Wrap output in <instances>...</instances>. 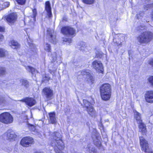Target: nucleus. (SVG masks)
<instances>
[{"mask_svg": "<svg viewBox=\"0 0 153 153\" xmlns=\"http://www.w3.org/2000/svg\"><path fill=\"white\" fill-rule=\"evenodd\" d=\"M100 93L111 92V85L105 83L100 87Z\"/></svg>", "mask_w": 153, "mask_h": 153, "instance_id": "obj_15", "label": "nucleus"}, {"mask_svg": "<svg viewBox=\"0 0 153 153\" xmlns=\"http://www.w3.org/2000/svg\"><path fill=\"white\" fill-rule=\"evenodd\" d=\"M28 127L31 131H35L36 130L35 127L33 125H29L28 126Z\"/></svg>", "mask_w": 153, "mask_h": 153, "instance_id": "obj_34", "label": "nucleus"}, {"mask_svg": "<svg viewBox=\"0 0 153 153\" xmlns=\"http://www.w3.org/2000/svg\"><path fill=\"white\" fill-rule=\"evenodd\" d=\"M4 30V28L0 26V32H3V31Z\"/></svg>", "mask_w": 153, "mask_h": 153, "instance_id": "obj_43", "label": "nucleus"}, {"mask_svg": "<svg viewBox=\"0 0 153 153\" xmlns=\"http://www.w3.org/2000/svg\"><path fill=\"white\" fill-rule=\"evenodd\" d=\"M50 72L51 73V71H50Z\"/></svg>", "mask_w": 153, "mask_h": 153, "instance_id": "obj_51", "label": "nucleus"}, {"mask_svg": "<svg viewBox=\"0 0 153 153\" xmlns=\"http://www.w3.org/2000/svg\"><path fill=\"white\" fill-rule=\"evenodd\" d=\"M5 135L6 136V139L10 141L13 140L16 137V135L13 131L10 130H8Z\"/></svg>", "mask_w": 153, "mask_h": 153, "instance_id": "obj_16", "label": "nucleus"}, {"mask_svg": "<svg viewBox=\"0 0 153 153\" xmlns=\"http://www.w3.org/2000/svg\"><path fill=\"white\" fill-rule=\"evenodd\" d=\"M20 83L22 86H24L27 88L29 86L28 81L25 79H21L20 80Z\"/></svg>", "mask_w": 153, "mask_h": 153, "instance_id": "obj_24", "label": "nucleus"}, {"mask_svg": "<svg viewBox=\"0 0 153 153\" xmlns=\"http://www.w3.org/2000/svg\"><path fill=\"white\" fill-rule=\"evenodd\" d=\"M82 2L87 4H91L94 3V0H82Z\"/></svg>", "mask_w": 153, "mask_h": 153, "instance_id": "obj_29", "label": "nucleus"}, {"mask_svg": "<svg viewBox=\"0 0 153 153\" xmlns=\"http://www.w3.org/2000/svg\"><path fill=\"white\" fill-rule=\"evenodd\" d=\"M58 153H63V152L61 151H59Z\"/></svg>", "mask_w": 153, "mask_h": 153, "instance_id": "obj_48", "label": "nucleus"}, {"mask_svg": "<svg viewBox=\"0 0 153 153\" xmlns=\"http://www.w3.org/2000/svg\"><path fill=\"white\" fill-rule=\"evenodd\" d=\"M49 122L52 124H55L57 121L56 118V113L55 112H50L49 113Z\"/></svg>", "mask_w": 153, "mask_h": 153, "instance_id": "obj_18", "label": "nucleus"}, {"mask_svg": "<svg viewBox=\"0 0 153 153\" xmlns=\"http://www.w3.org/2000/svg\"><path fill=\"white\" fill-rule=\"evenodd\" d=\"M7 22L10 25H13L16 22L17 19V15L16 13H12L5 17Z\"/></svg>", "mask_w": 153, "mask_h": 153, "instance_id": "obj_10", "label": "nucleus"}, {"mask_svg": "<svg viewBox=\"0 0 153 153\" xmlns=\"http://www.w3.org/2000/svg\"><path fill=\"white\" fill-rule=\"evenodd\" d=\"M82 45H83L84 46L85 45V43L83 42H82ZM80 49L81 50H84L85 47L84 46H83L82 45L81 47H80Z\"/></svg>", "mask_w": 153, "mask_h": 153, "instance_id": "obj_41", "label": "nucleus"}, {"mask_svg": "<svg viewBox=\"0 0 153 153\" xmlns=\"http://www.w3.org/2000/svg\"><path fill=\"white\" fill-rule=\"evenodd\" d=\"M9 45L13 49H14L19 48L20 46V45L18 43L14 40L10 41L9 42Z\"/></svg>", "mask_w": 153, "mask_h": 153, "instance_id": "obj_22", "label": "nucleus"}, {"mask_svg": "<svg viewBox=\"0 0 153 153\" xmlns=\"http://www.w3.org/2000/svg\"><path fill=\"white\" fill-rule=\"evenodd\" d=\"M134 118L137 120V123H140L142 121L141 119L140 114L136 111H134Z\"/></svg>", "mask_w": 153, "mask_h": 153, "instance_id": "obj_23", "label": "nucleus"}, {"mask_svg": "<svg viewBox=\"0 0 153 153\" xmlns=\"http://www.w3.org/2000/svg\"><path fill=\"white\" fill-rule=\"evenodd\" d=\"M67 20V18L66 17H63V21H66Z\"/></svg>", "mask_w": 153, "mask_h": 153, "instance_id": "obj_46", "label": "nucleus"}, {"mask_svg": "<svg viewBox=\"0 0 153 153\" xmlns=\"http://www.w3.org/2000/svg\"><path fill=\"white\" fill-rule=\"evenodd\" d=\"M148 81L153 85V76L150 77L148 79Z\"/></svg>", "mask_w": 153, "mask_h": 153, "instance_id": "obj_38", "label": "nucleus"}, {"mask_svg": "<svg viewBox=\"0 0 153 153\" xmlns=\"http://www.w3.org/2000/svg\"><path fill=\"white\" fill-rule=\"evenodd\" d=\"M102 53L101 52L97 51L96 53V56L97 58H100L102 57Z\"/></svg>", "mask_w": 153, "mask_h": 153, "instance_id": "obj_37", "label": "nucleus"}, {"mask_svg": "<svg viewBox=\"0 0 153 153\" xmlns=\"http://www.w3.org/2000/svg\"><path fill=\"white\" fill-rule=\"evenodd\" d=\"M44 48L45 50L47 52H50L51 50V46L50 44L46 43L44 46Z\"/></svg>", "mask_w": 153, "mask_h": 153, "instance_id": "obj_28", "label": "nucleus"}, {"mask_svg": "<svg viewBox=\"0 0 153 153\" xmlns=\"http://www.w3.org/2000/svg\"><path fill=\"white\" fill-rule=\"evenodd\" d=\"M33 142L34 140L32 137H26L22 139L20 143L23 146L27 147L30 146Z\"/></svg>", "mask_w": 153, "mask_h": 153, "instance_id": "obj_8", "label": "nucleus"}, {"mask_svg": "<svg viewBox=\"0 0 153 153\" xmlns=\"http://www.w3.org/2000/svg\"><path fill=\"white\" fill-rule=\"evenodd\" d=\"M27 42L28 43H29L30 45L32 43V40L30 39L29 37H28V39H27Z\"/></svg>", "mask_w": 153, "mask_h": 153, "instance_id": "obj_42", "label": "nucleus"}, {"mask_svg": "<svg viewBox=\"0 0 153 153\" xmlns=\"http://www.w3.org/2000/svg\"><path fill=\"white\" fill-rule=\"evenodd\" d=\"M52 59L53 60V62H55V61L57 60V62L59 63H60L62 62V58L59 57H57L56 53V52H53L51 55Z\"/></svg>", "mask_w": 153, "mask_h": 153, "instance_id": "obj_20", "label": "nucleus"}, {"mask_svg": "<svg viewBox=\"0 0 153 153\" xmlns=\"http://www.w3.org/2000/svg\"><path fill=\"white\" fill-rule=\"evenodd\" d=\"M33 14L31 16V17H33L34 19L35 20L36 15V9L33 10Z\"/></svg>", "mask_w": 153, "mask_h": 153, "instance_id": "obj_35", "label": "nucleus"}, {"mask_svg": "<svg viewBox=\"0 0 153 153\" xmlns=\"http://www.w3.org/2000/svg\"><path fill=\"white\" fill-rule=\"evenodd\" d=\"M93 67L98 72L102 73L103 68L102 64L101 61L98 60H95L92 63Z\"/></svg>", "mask_w": 153, "mask_h": 153, "instance_id": "obj_9", "label": "nucleus"}, {"mask_svg": "<svg viewBox=\"0 0 153 153\" xmlns=\"http://www.w3.org/2000/svg\"><path fill=\"white\" fill-rule=\"evenodd\" d=\"M139 124V131L141 132L142 134L144 135L146 132V126L143 123L142 121L140 123H137Z\"/></svg>", "mask_w": 153, "mask_h": 153, "instance_id": "obj_19", "label": "nucleus"}, {"mask_svg": "<svg viewBox=\"0 0 153 153\" xmlns=\"http://www.w3.org/2000/svg\"><path fill=\"white\" fill-rule=\"evenodd\" d=\"M83 104L88 113L91 116H93L95 114V111L90 102L86 100H83Z\"/></svg>", "mask_w": 153, "mask_h": 153, "instance_id": "obj_7", "label": "nucleus"}, {"mask_svg": "<svg viewBox=\"0 0 153 153\" xmlns=\"http://www.w3.org/2000/svg\"><path fill=\"white\" fill-rule=\"evenodd\" d=\"M48 35L49 38V40L51 42L55 44L56 43V36L53 35V31L51 30V29H48L47 30Z\"/></svg>", "mask_w": 153, "mask_h": 153, "instance_id": "obj_14", "label": "nucleus"}, {"mask_svg": "<svg viewBox=\"0 0 153 153\" xmlns=\"http://www.w3.org/2000/svg\"><path fill=\"white\" fill-rule=\"evenodd\" d=\"M81 74L83 76H86L85 79L86 82L88 83H93L94 81V78L91 75V72L88 70L82 71L80 72Z\"/></svg>", "mask_w": 153, "mask_h": 153, "instance_id": "obj_6", "label": "nucleus"}, {"mask_svg": "<svg viewBox=\"0 0 153 153\" xmlns=\"http://www.w3.org/2000/svg\"><path fill=\"white\" fill-rule=\"evenodd\" d=\"M26 69L27 71L30 72L32 74L38 73V71L35 68L29 66H26Z\"/></svg>", "mask_w": 153, "mask_h": 153, "instance_id": "obj_25", "label": "nucleus"}, {"mask_svg": "<svg viewBox=\"0 0 153 153\" xmlns=\"http://www.w3.org/2000/svg\"><path fill=\"white\" fill-rule=\"evenodd\" d=\"M145 98L146 101L149 103H153V91H147L145 94Z\"/></svg>", "mask_w": 153, "mask_h": 153, "instance_id": "obj_13", "label": "nucleus"}, {"mask_svg": "<svg viewBox=\"0 0 153 153\" xmlns=\"http://www.w3.org/2000/svg\"><path fill=\"white\" fill-rule=\"evenodd\" d=\"M5 5H7V7H8L10 5V3L8 2H6L4 3Z\"/></svg>", "mask_w": 153, "mask_h": 153, "instance_id": "obj_44", "label": "nucleus"}, {"mask_svg": "<svg viewBox=\"0 0 153 153\" xmlns=\"http://www.w3.org/2000/svg\"><path fill=\"white\" fill-rule=\"evenodd\" d=\"M149 63L152 67H153V59H151L149 61Z\"/></svg>", "mask_w": 153, "mask_h": 153, "instance_id": "obj_40", "label": "nucleus"}, {"mask_svg": "<svg viewBox=\"0 0 153 153\" xmlns=\"http://www.w3.org/2000/svg\"><path fill=\"white\" fill-rule=\"evenodd\" d=\"M55 152H56H56H56V149H55Z\"/></svg>", "mask_w": 153, "mask_h": 153, "instance_id": "obj_50", "label": "nucleus"}, {"mask_svg": "<svg viewBox=\"0 0 153 153\" xmlns=\"http://www.w3.org/2000/svg\"><path fill=\"white\" fill-rule=\"evenodd\" d=\"M23 102H25L26 104L30 107H32L36 103L35 100L32 97H26L20 100Z\"/></svg>", "mask_w": 153, "mask_h": 153, "instance_id": "obj_11", "label": "nucleus"}, {"mask_svg": "<svg viewBox=\"0 0 153 153\" xmlns=\"http://www.w3.org/2000/svg\"><path fill=\"white\" fill-rule=\"evenodd\" d=\"M52 140L51 144L52 146L57 148L61 150L64 148V144L62 139L61 134L58 132H55L52 134Z\"/></svg>", "mask_w": 153, "mask_h": 153, "instance_id": "obj_1", "label": "nucleus"}, {"mask_svg": "<svg viewBox=\"0 0 153 153\" xmlns=\"http://www.w3.org/2000/svg\"><path fill=\"white\" fill-rule=\"evenodd\" d=\"M6 69L4 68L0 67V76L4 75L5 73Z\"/></svg>", "mask_w": 153, "mask_h": 153, "instance_id": "obj_31", "label": "nucleus"}, {"mask_svg": "<svg viewBox=\"0 0 153 153\" xmlns=\"http://www.w3.org/2000/svg\"><path fill=\"white\" fill-rule=\"evenodd\" d=\"M144 15V13L143 12H141L139 14L137 15V18L138 19H141Z\"/></svg>", "mask_w": 153, "mask_h": 153, "instance_id": "obj_32", "label": "nucleus"}, {"mask_svg": "<svg viewBox=\"0 0 153 153\" xmlns=\"http://www.w3.org/2000/svg\"><path fill=\"white\" fill-rule=\"evenodd\" d=\"M62 33L67 36H70L71 38H63V41L68 42L70 43L71 42V38L75 36V30L74 29L70 26H65L62 27L61 30Z\"/></svg>", "mask_w": 153, "mask_h": 153, "instance_id": "obj_2", "label": "nucleus"}, {"mask_svg": "<svg viewBox=\"0 0 153 153\" xmlns=\"http://www.w3.org/2000/svg\"><path fill=\"white\" fill-rule=\"evenodd\" d=\"M100 94L102 99L104 100H109L111 97V91Z\"/></svg>", "mask_w": 153, "mask_h": 153, "instance_id": "obj_21", "label": "nucleus"}, {"mask_svg": "<svg viewBox=\"0 0 153 153\" xmlns=\"http://www.w3.org/2000/svg\"><path fill=\"white\" fill-rule=\"evenodd\" d=\"M151 5L150 4H147L145 5L144 7V8L146 10H148V9L151 8Z\"/></svg>", "mask_w": 153, "mask_h": 153, "instance_id": "obj_39", "label": "nucleus"}, {"mask_svg": "<svg viewBox=\"0 0 153 153\" xmlns=\"http://www.w3.org/2000/svg\"><path fill=\"white\" fill-rule=\"evenodd\" d=\"M50 79V77H49L48 75H44V76H43V80L42 81H43L44 82H47L49 81Z\"/></svg>", "mask_w": 153, "mask_h": 153, "instance_id": "obj_30", "label": "nucleus"}, {"mask_svg": "<svg viewBox=\"0 0 153 153\" xmlns=\"http://www.w3.org/2000/svg\"><path fill=\"white\" fill-rule=\"evenodd\" d=\"M18 4L20 5H24L25 4L26 0H16Z\"/></svg>", "mask_w": 153, "mask_h": 153, "instance_id": "obj_33", "label": "nucleus"}, {"mask_svg": "<svg viewBox=\"0 0 153 153\" xmlns=\"http://www.w3.org/2000/svg\"><path fill=\"white\" fill-rule=\"evenodd\" d=\"M35 153H43L42 152H37Z\"/></svg>", "mask_w": 153, "mask_h": 153, "instance_id": "obj_47", "label": "nucleus"}, {"mask_svg": "<svg viewBox=\"0 0 153 153\" xmlns=\"http://www.w3.org/2000/svg\"><path fill=\"white\" fill-rule=\"evenodd\" d=\"M153 37L152 33L145 31L142 33L137 37V41L140 43H146L150 42Z\"/></svg>", "mask_w": 153, "mask_h": 153, "instance_id": "obj_3", "label": "nucleus"}, {"mask_svg": "<svg viewBox=\"0 0 153 153\" xmlns=\"http://www.w3.org/2000/svg\"><path fill=\"white\" fill-rule=\"evenodd\" d=\"M45 10L47 12V16L48 18L52 16L51 4L49 1H47L45 4Z\"/></svg>", "mask_w": 153, "mask_h": 153, "instance_id": "obj_17", "label": "nucleus"}, {"mask_svg": "<svg viewBox=\"0 0 153 153\" xmlns=\"http://www.w3.org/2000/svg\"><path fill=\"white\" fill-rule=\"evenodd\" d=\"M8 52L4 49L0 48V57H4L7 55Z\"/></svg>", "mask_w": 153, "mask_h": 153, "instance_id": "obj_26", "label": "nucleus"}, {"mask_svg": "<svg viewBox=\"0 0 153 153\" xmlns=\"http://www.w3.org/2000/svg\"><path fill=\"white\" fill-rule=\"evenodd\" d=\"M130 51H128V53H129V55H130Z\"/></svg>", "mask_w": 153, "mask_h": 153, "instance_id": "obj_49", "label": "nucleus"}, {"mask_svg": "<svg viewBox=\"0 0 153 153\" xmlns=\"http://www.w3.org/2000/svg\"><path fill=\"white\" fill-rule=\"evenodd\" d=\"M94 143L95 145L97 146H100L101 144V142L99 140H97V141L94 140Z\"/></svg>", "mask_w": 153, "mask_h": 153, "instance_id": "obj_36", "label": "nucleus"}, {"mask_svg": "<svg viewBox=\"0 0 153 153\" xmlns=\"http://www.w3.org/2000/svg\"><path fill=\"white\" fill-rule=\"evenodd\" d=\"M88 151L90 153L93 152V153H96L97 152L96 150L92 146L89 144L88 146Z\"/></svg>", "mask_w": 153, "mask_h": 153, "instance_id": "obj_27", "label": "nucleus"}, {"mask_svg": "<svg viewBox=\"0 0 153 153\" xmlns=\"http://www.w3.org/2000/svg\"><path fill=\"white\" fill-rule=\"evenodd\" d=\"M13 120V117L9 113H4L0 114V122L4 124L11 123Z\"/></svg>", "mask_w": 153, "mask_h": 153, "instance_id": "obj_4", "label": "nucleus"}, {"mask_svg": "<svg viewBox=\"0 0 153 153\" xmlns=\"http://www.w3.org/2000/svg\"><path fill=\"white\" fill-rule=\"evenodd\" d=\"M4 38L3 36L1 34H0V41L1 40Z\"/></svg>", "mask_w": 153, "mask_h": 153, "instance_id": "obj_45", "label": "nucleus"}, {"mask_svg": "<svg viewBox=\"0 0 153 153\" xmlns=\"http://www.w3.org/2000/svg\"><path fill=\"white\" fill-rule=\"evenodd\" d=\"M42 93L47 99L50 98L53 95V91L50 88H45L42 90Z\"/></svg>", "mask_w": 153, "mask_h": 153, "instance_id": "obj_12", "label": "nucleus"}, {"mask_svg": "<svg viewBox=\"0 0 153 153\" xmlns=\"http://www.w3.org/2000/svg\"><path fill=\"white\" fill-rule=\"evenodd\" d=\"M121 43V42H120V43L119 44V45H120V44Z\"/></svg>", "mask_w": 153, "mask_h": 153, "instance_id": "obj_52", "label": "nucleus"}, {"mask_svg": "<svg viewBox=\"0 0 153 153\" xmlns=\"http://www.w3.org/2000/svg\"><path fill=\"white\" fill-rule=\"evenodd\" d=\"M139 138L142 150L146 153H153L151 149L149 148L147 141L143 137H140Z\"/></svg>", "mask_w": 153, "mask_h": 153, "instance_id": "obj_5", "label": "nucleus"}]
</instances>
